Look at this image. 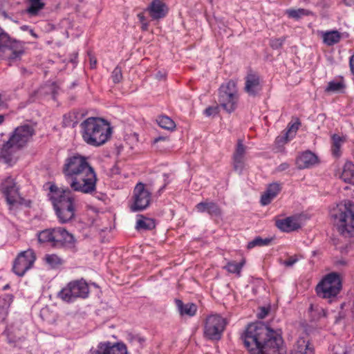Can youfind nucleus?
<instances>
[{
  "label": "nucleus",
  "instance_id": "1",
  "mask_svg": "<svg viewBox=\"0 0 354 354\" xmlns=\"http://www.w3.org/2000/svg\"><path fill=\"white\" fill-rule=\"evenodd\" d=\"M241 338L250 354H286L281 335L262 322L250 324Z\"/></svg>",
  "mask_w": 354,
  "mask_h": 354
},
{
  "label": "nucleus",
  "instance_id": "2",
  "mask_svg": "<svg viewBox=\"0 0 354 354\" xmlns=\"http://www.w3.org/2000/svg\"><path fill=\"white\" fill-rule=\"evenodd\" d=\"M62 172L73 191L92 194L96 190V174L86 157L79 153L68 156L64 160Z\"/></svg>",
  "mask_w": 354,
  "mask_h": 354
},
{
  "label": "nucleus",
  "instance_id": "3",
  "mask_svg": "<svg viewBox=\"0 0 354 354\" xmlns=\"http://www.w3.org/2000/svg\"><path fill=\"white\" fill-rule=\"evenodd\" d=\"M50 194H48L56 216L60 223H67L72 221L75 216L77 203L74 194L68 189H60L55 185L49 187Z\"/></svg>",
  "mask_w": 354,
  "mask_h": 354
},
{
  "label": "nucleus",
  "instance_id": "4",
  "mask_svg": "<svg viewBox=\"0 0 354 354\" xmlns=\"http://www.w3.org/2000/svg\"><path fill=\"white\" fill-rule=\"evenodd\" d=\"M80 127L83 140L90 146L100 147L111 137L110 124L100 118H88L81 122Z\"/></svg>",
  "mask_w": 354,
  "mask_h": 354
},
{
  "label": "nucleus",
  "instance_id": "5",
  "mask_svg": "<svg viewBox=\"0 0 354 354\" xmlns=\"http://www.w3.org/2000/svg\"><path fill=\"white\" fill-rule=\"evenodd\" d=\"M36 124L26 123L17 127L1 149L0 161L12 165L14 153L24 147L35 133Z\"/></svg>",
  "mask_w": 354,
  "mask_h": 354
},
{
  "label": "nucleus",
  "instance_id": "6",
  "mask_svg": "<svg viewBox=\"0 0 354 354\" xmlns=\"http://www.w3.org/2000/svg\"><path fill=\"white\" fill-rule=\"evenodd\" d=\"M338 232L344 236H354V203L345 201L330 212Z\"/></svg>",
  "mask_w": 354,
  "mask_h": 354
},
{
  "label": "nucleus",
  "instance_id": "7",
  "mask_svg": "<svg viewBox=\"0 0 354 354\" xmlns=\"http://www.w3.org/2000/svg\"><path fill=\"white\" fill-rule=\"evenodd\" d=\"M38 241L40 243H48L55 248L75 249L76 239L66 229L57 227L48 228L37 233Z\"/></svg>",
  "mask_w": 354,
  "mask_h": 354
},
{
  "label": "nucleus",
  "instance_id": "8",
  "mask_svg": "<svg viewBox=\"0 0 354 354\" xmlns=\"http://www.w3.org/2000/svg\"><path fill=\"white\" fill-rule=\"evenodd\" d=\"M24 53V46L21 41L12 39L0 28V57L11 63L21 59Z\"/></svg>",
  "mask_w": 354,
  "mask_h": 354
},
{
  "label": "nucleus",
  "instance_id": "9",
  "mask_svg": "<svg viewBox=\"0 0 354 354\" xmlns=\"http://www.w3.org/2000/svg\"><path fill=\"white\" fill-rule=\"evenodd\" d=\"M89 289L87 283L83 280H75L69 282L57 294L59 298L70 303L77 298L85 299L88 296Z\"/></svg>",
  "mask_w": 354,
  "mask_h": 354
},
{
  "label": "nucleus",
  "instance_id": "10",
  "mask_svg": "<svg viewBox=\"0 0 354 354\" xmlns=\"http://www.w3.org/2000/svg\"><path fill=\"white\" fill-rule=\"evenodd\" d=\"M238 99L236 83L234 81L230 80L220 86L218 102L227 112L232 113L236 109Z\"/></svg>",
  "mask_w": 354,
  "mask_h": 354
},
{
  "label": "nucleus",
  "instance_id": "11",
  "mask_svg": "<svg viewBox=\"0 0 354 354\" xmlns=\"http://www.w3.org/2000/svg\"><path fill=\"white\" fill-rule=\"evenodd\" d=\"M342 289V281L339 275L335 272L328 274L317 286L316 292L318 296L330 299L335 297Z\"/></svg>",
  "mask_w": 354,
  "mask_h": 354
},
{
  "label": "nucleus",
  "instance_id": "12",
  "mask_svg": "<svg viewBox=\"0 0 354 354\" xmlns=\"http://www.w3.org/2000/svg\"><path fill=\"white\" fill-rule=\"evenodd\" d=\"M0 191L10 207L23 203L24 198L19 194V187L15 179L11 176H8L2 180Z\"/></svg>",
  "mask_w": 354,
  "mask_h": 354
},
{
  "label": "nucleus",
  "instance_id": "13",
  "mask_svg": "<svg viewBox=\"0 0 354 354\" xmlns=\"http://www.w3.org/2000/svg\"><path fill=\"white\" fill-rule=\"evenodd\" d=\"M226 326L225 319L218 315H212L206 318L204 335L211 340H219Z\"/></svg>",
  "mask_w": 354,
  "mask_h": 354
},
{
  "label": "nucleus",
  "instance_id": "14",
  "mask_svg": "<svg viewBox=\"0 0 354 354\" xmlns=\"http://www.w3.org/2000/svg\"><path fill=\"white\" fill-rule=\"evenodd\" d=\"M151 193L144 183H138L133 189V202L129 207L131 212H140L146 209L150 205Z\"/></svg>",
  "mask_w": 354,
  "mask_h": 354
},
{
  "label": "nucleus",
  "instance_id": "15",
  "mask_svg": "<svg viewBox=\"0 0 354 354\" xmlns=\"http://www.w3.org/2000/svg\"><path fill=\"white\" fill-rule=\"evenodd\" d=\"M36 260V256L32 250L21 252L14 261L12 270L19 277H23L30 269Z\"/></svg>",
  "mask_w": 354,
  "mask_h": 354
},
{
  "label": "nucleus",
  "instance_id": "16",
  "mask_svg": "<svg viewBox=\"0 0 354 354\" xmlns=\"http://www.w3.org/2000/svg\"><path fill=\"white\" fill-rule=\"evenodd\" d=\"M91 354H128V353L124 343H111L107 341L99 343L95 348L91 350Z\"/></svg>",
  "mask_w": 354,
  "mask_h": 354
},
{
  "label": "nucleus",
  "instance_id": "17",
  "mask_svg": "<svg viewBox=\"0 0 354 354\" xmlns=\"http://www.w3.org/2000/svg\"><path fill=\"white\" fill-rule=\"evenodd\" d=\"M247 147L243 145L242 139H239L232 155L234 171L241 174L245 165Z\"/></svg>",
  "mask_w": 354,
  "mask_h": 354
},
{
  "label": "nucleus",
  "instance_id": "18",
  "mask_svg": "<svg viewBox=\"0 0 354 354\" xmlns=\"http://www.w3.org/2000/svg\"><path fill=\"white\" fill-rule=\"evenodd\" d=\"M245 80V91L250 96H256L261 91L259 75L252 71H250L247 74Z\"/></svg>",
  "mask_w": 354,
  "mask_h": 354
},
{
  "label": "nucleus",
  "instance_id": "19",
  "mask_svg": "<svg viewBox=\"0 0 354 354\" xmlns=\"http://www.w3.org/2000/svg\"><path fill=\"white\" fill-rule=\"evenodd\" d=\"M195 209L199 213H207L210 216L219 217L222 215V209L220 206L213 201L206 199L195 206Z\"/></svg>",
  "mask_w": 354,
  "mask_h": 354
},
{
  "label": "nucleus",
  "instance_id": "20",
  "mask_svg": "<svg viewBox=\"0 0 354 354\" xmlns=\"http://www.w3.org/2000/svg\"><path fill=\"white\" fill-rule=\"evenodd\" d=\"M318 162L317 156L310 151H305L296 158V165L298 169H304L315 165Z\"/></svg>",
  "mask_w": 354,
  "mask_h": 354
},
{
  "label": "nucleus",
  "instance_id": "21",
  "mask_svg": "<svg viewBox=\"0 0 354 354\" xmlns=\"http://www.w3.org/2000/svg\"><path fill=\"white\" fill-rule=\"evenodd\" d=\"M149 12L153 19H159L167 15L168 8L161 0H153L149 8Z\"/></svg>",
  "mask_w": 354,
  "mask_h": 354
},
{
  "label": "nucleus",
  "instance_id": "22",
  "mask_svg": "<svg viewBox=\"0 0 354 354\" xmlns=\"http://www.w3.org/2000/svg\"><path fill=\"white\" fill-rule=\"evenodd\" d=\"M291 354H315L314 345L310 342L308 337H299Z\"/></svg>",
  "mask_w": 354,
  "mask_h": 354
},
{
  "label": "nucleus",
  "instance_id": "23",
  "mask_svg": "<svg viewBox=\"0 0 354 354\" xmlns=\"http://www.w3.org/2000/svg\"><path fill=\"white\" fill-rule=\"evenodd\" d=\"M281 189V185L278 183H273L268 185L266 192L261 197L262 205H267L277 196Z\"/></svg>",
  "mask_w": 354,
  "mask_h": 354
},
{
  "label": "nucleus",
  "instance_id": "24",
  "mask_svg": "<svg viewBox=\"0 0 354 354\" xmlns=\"http://www.w3.org/2000/svg\"><path fill=\"white\" fill-rule=\"evenodd\" d=\"M276 226L283 232H290L300 228V225L296 218L287 217L276 221Z\"/></svg>",
  "mask_w": 354,
  "mask_h": 354
},
{
  "label": "nucleus",
  "instance_id": "25",
  "mask_svg": "<svg viewBox=\"0 0 354 354\" xmlns=\"http://www.w3.org/2000/svg\"><path fill=\"white\" fill-rule=\"evenodd\" d=\"M12 301V295L5 294L0 297V323L3 322L6 319Z\"/></svg>",
  "mask_w": 354,
  "mask_h": 354
},
{
  "label": "nucleus",
  "instance_id": "26",
  "mask_svg": "<svg viewBox=\"0 0 354 354\" xmlns=\"http://www.w3.org/2000/svg\"><path fill=\"white\" fill-rule=\"evenodd\" d=\"M176 304L181 315H187L193 317L197 311V306L194 303L184 304L180 299H176Z\"/></svg>",
  "mask_w": 354,
  "mask_h": 354
},
{
  "label": "nucleus",
  "instance_id": "27",
  "mask_svg": "<svg viewBox=\"0 0 354 354\" xmlns=\"http://www.w3.org/2000/svg\"><path fill=\"white\" fill-rule=\"evenodd\" d=\"M340 177L345 183L354 184V164L352 162H345Z\"/></svg>",
  "mask_w": 354,
  "mask_h": 354
},
{
  "label": "nucleus",
  "instance_id": "28",
  "mask_svg": "<svg viewBox=\"0 0 354 354\" xmlns=\"http://www.w3.org/2000/svg\"><path fill=\"white\" fill-rule=\"evenodd\" d=\"M155 227L156 223L153 219L139 215V218L137 220L136 225L137 230H151L155 228Z\"/></svg>",
  "mask_w": 354,
  "mask_h": 354
},
{
  "label": "nucleus",
  "instance_id": "29",
  "mask_svg": "<svg viewBox=\"0 0 354 354\" xmlns=\"http://www.w3.org/2000/svg\"><path fill=\"white\" fill-rule=\"evenodd\" d=\"M323 41L327 46L337 44L341 39V34L337 30L327 31L322 33Z\"/></svg>",
  "mask_w": 354,
  "mask_h": 354
},
{
  "label": "nucleus",
  "instance_id": "30",
  "mask_svg": "<svg viewBox=\"0 0 354 354\" xmlns=\"http://www.w3.org/2000/svg\"><path fill=\"white\" fill-rule=\"evenodd\" d=\"M332 139V147L331 151L334 156L339 157L341 156V147L345 142V139L343 137L339 136L337 134H333L331 137Z\"/></svg>",
  "mask_w": 354,
  "mask_h": 354
},
{
  "label": "nucleus",
  "instance_id": "31",
  "mask_svg": "<svg viewBox=\"0 0 354 354\" xmlns=\"http://www.w3.org/2000/svg\"><path fill=\"white\" fill-rule=\"evenodd\" d=\"M30 3L29 7L26 9V12L30 16H36L39 12L42 10L45 4L41 0H28Z\"/></svg>",
  "mask_w": 354,
  "mask_h": 354
},
{
  "label": "nucleus",
  "instance_id": "32",
  "mask_svg": "<svg viewBox=\"0 0 354 354\" xmlns=\"http://www.w3.org/2000/svg\"><path fill=\"white\" fill-rule=\"evenodd\" d=\"M245 263V261L244 259H243L239 263L230 261L227 263V265L224 267V269L227 270V271L230 273L236 274L237 276L240 277L241 270Z\"/></svg>",
  "mask_w": 354,
  "mask_h": 354
},
{
  "label": "nucleus",
  "instance_id": "33",
  "mask_svg": "<svg viewBox=\"0 0 354 354\" xmlns=\"http://www.w3.org/2000/svg\"><path fill=\"white\" fill-rule=\"evenodd\" d=\"M286 13L288 17L295 19H299L303 16H308L313 14L311 11L304 8H299L297 10L289 9L286 10Z\"/></svg>",
  "mask_w": 354,
  "mask_h": 354
},
{
  "label": "nucleus",
  "instance_id": "34",
  "mask_svg": "<svg viewBox=\"0 0 354 354\" xmlns=\"http://www.w3.org/2000/svg\"><path fill=\"white\" fill-rule=\"evenodd\" d=\"M157 122L161 128L167 130H173L176 127L174 122L166 115L160 116L158 118Z\"/></svg>",
  "mask_w": 354,
  "mask_h": 354
},
{
  "label": "nucleus",
  "instance_id": "35",
  "mask_svg": "<svg viewBox=\"0 0 354 354\" xmlns=\"http://www.w3.org/2000/svg\"><path fill=\"white\" fill-rule=\"evenodd\" d=\"M272 238L263 239L261 236H257L252 241H250L248 243L247 248L248 249H252L256 246L268 245L272 242Z\"/></svg>",
  "mask_w": 354,
  "mask_h": 354
},
{
  "label": "nucleus",
  "instance_id": "36",
  "mask_svg": "<svg viewBox=\"0 0 354 354\" xmlns=\"http://www.w3.org/2000/svg\"><path fill=\"white\" fill-rule=\"evenodd\" d=\"M76 114L77 113L73 111V112H70L67 114H65L64 115V118H63V125L64 127H74L77 122L76 120L77 119V116H76Z\"/></svg>",
  "mask_w": 354,
  "mask_h": 354
},
{
  "label": "nucleus",
  "instance_id": "37",
  "mask_svg": "<svg viewBox=\"0 0 354 354\" xmlns=\"http://www.w3.org/2000/svg\"><path fill=\"white\" fill-rule=\"evenodd\" d=\"M46 263L52 268H56L62 263V260L57 254H47L45 257Z\"/></svg>",
  "mask_w": 354,
  "mask_h": 354
},
{
  "label": "nucleus",
  "instance_id": "38",
  "mask_svg": "<svg viewBox=\"0 0 354 354\" xmlns=\"http://www.w3.org/2000/svg\"><path fill=\"white\" fill-rule=\"evenodd\" d=\"M300 124L301 123L299 119H297V121L295 122L288 124V130L287 132L286 133V139H288L289 136H293L296 133V132L299 129Z\"/></svg>",
  "mask_w": 354,
  "mask_h": 354
},
{
  "label": "nucleus",
  "instance_id": "39",
  "mask_svg": "<svg viewBox=\"0 0 354 354\" xmlns=\"http://www.w3.org/2000/svg\"><path fill=\"white\" fill-rule=\"evenodd\" d=\"M344 84L340 82L331 81L328 82L325 91L326 92H337L342 89Z\"/></svg>",
  "mask_w": 354,
  "mask_h": 354
},
{
  "label": "nucleus",
  "instance_id": "40",
  "mask_svg": "<svg viewBox=\"0 0 354 354\" xmlns=\"http://www.w3.org/2000/svg\"><path fill=\"white\" fill-rule=\"evenodd\" d=\"M111 78L115 84L120 82L122 80V69L119 66H116L112 72Z\"/></svg>",
  "mask_w": 354,
  "mask_h": 354
},
{
  "label": "nucleus",
  "instance_id": "41",
  "mask_svg": "<svg viewBox=\"0 0 354 354\" xmlns=\"http://www.w3.org/2000/svg\"><path fill=\"white\" fill-rule=\"evenodd\" d=\"M286 38H272L270 41V46L272 49H279L282 47Z\"/></svg>",
  "mask_w": 354,
  "mask_h": 354
},
{
  "label": "nucleus",
  "instance_id": "42",
  "mask_svg": "<svg viewBox=\"0 0 354 354\" xmlns=\"http://www.w3.org/2000/svg\"><path fill=\"white\" fill-rule=\"evenodd\" d=\"M219 112V107L218 106H208L204 110V114L207 116H214L217 115Z\"/></svg>",
  "mask_w": 354,
  "mask_h": 354
},
{
  "label": "nucleus",
  "instance_id": "43",
  "mask_svg": "<svg viewBox=\"0 0 354 354\" xmlns=\"http://www.w3.org/2000/svg\"><path fill=\"white\" fill-rule=\"evenodd\" d=\"M129 341L133 344H138L140 347L142 346L145 339L138 335H132L129 337Z\"/></svg>",
  "mask_w": 354,
  "mask_h": 354
},
{
  "label": "nucleus",
  "instance_id": "44",
  "mask_svg": "<svg viewBox=\"0 0 354 354\" xmlns=\"http://www.w3.org/2000/svg\"><path fill=\"white\" fill-rule=\"evenodd\" d=\"M333 354H347V351L340 344H336L333 348Z\"/></svg>",
  "mask_w": 354,
  "mask_h": 354
},
{
  "label": "nucleus",
  "instance_id": "45",
  "mask_svg": "<svg viewBox=\"0 0 354 354\" xmlns=\"http://www.w3.org/2000/svg\"><path fill=\"white\" fill-rule=\"evenodd\" d=\"M297 261L298 259L295 256L290 257L288 259L284 261L283 264L287 267H290L297 262Z\"/></svg>",
  "mask_w": 354,
  "mask_h": 354
},
{
  "label": "nucleus",
  "instance_id": "46",
  "mask_svg": "<svg viewBox=\"0 0 354 354\" xmlns=\"http://www.w3.org/2000/svg\"><path fill=\"white\" fill-rule=\"evenodd\" d=\"M290 167V165L287 162H283L280 164L277 168V171H283L288 169Z\"/></svg>",
  "mask_w": 354,
  "mask_h": 354
},
{
  "label": "nucleus",
  "instance_id": "47",
  "mask_svg": "<svg viewBox=\"0 0 354 354\" xmlns=\"http://www.w3.org/2000/svg\"><path fill=\"white\" fill-rule=\"evenodd\" d=\"M319 5L323 8H326L330 6V0H320Z\"/></svg>",
  "mask_w": 354,
  "mask_h": 354
},
{
  "label": "nucleus",
  "instance_id": "48",
  "mask_svg": "<svg viewBox=\"0 0 354 354\" xmlns=\"http://www.w3.org/2000/svg\"><path fill=\"white\" fill-rule=\"evenodd\" d=\"M268 313V310L263 307L261 308V312L259 313V317L263 319Z\"/></svg>",
  "mask_w": 354,
  "mask_h": 354
},
{
  "label": "nucleus",
  "instance_id": "49",
  "mask_svg": "<svg viewBox=\"0 0 354 354\" xmlns=\"http://www.w3.org/2000/svg\"><path fill=\"white\" fill-rule=\"evenodd\" d=\"M351 71L353 74H354V54L351 57L349 61Z\"/></svg>",
  "mask_w": 354,
  "mask_h": 354
},
{
  "label": "nucleus",
  "instance_id": "50",
  "mask_svg": "<svg viewBox=\"0 0 354 354\" xmlns=\"http://www.w3.org/2000/svg\"><path fill=\"white\" fill-rule=\"evenodd\" d=\"M316 310L318 312L319 317H325L326 315V313L322 308H317Z\"/></svg>",
  "mask_w": 354,
  "mask_h": 354
},
{
  "label": "nucleus",
  "instance_id": "51",
  "mask_svg": "<svg viewBox=\"0 0 354 354\" xmlns=\"http://www.w3.org/2000/svg\"><path fill=\"white\" fill-rule=\"evenodd\" d=\"M163 177H164V180H165V185L160 189V192L162 191L165 187V186L169 183V182L167 181V178L169 177L168 174H163Z\"/></svg>",
  "mask_w": 354,
  "mask_h": 354
},
{
  "label": "nucleus",
  "instance_id": "52",
  "mask_svg": "<svg viewBox=\"0 0 354 354\" xmlns=\"http://www.w3.org/2000/svg\"><path fill=\"white\" fill-rule=\"evenodd\" d=\"M344 2L348 6H352L354 5V0H344Z\"/></svg>",
  "mask_w": 354,
  "mask_h": 354
},
{
  "label": "nucleus",
  "instance_id": "53",
  "mask_svg": "<svg viewBox=\"0 0 354 354\" xmlns=\"http://www.w3.org/2000/svg\"><path fill=\"white\" fill-rule=\"evenodd\" d=\"M138 17L139 18L140 21L142 24H143V23L146 22V21H145V16H144L142 13L138 14Z\"/></svg>",
  "mask_w": 354,
  "mask_h": 354
},
{
  "label": "nucleus",
  "instance_id": "54",
  "mask_svg": "<svg viewBox=\"0 0 354 354\" xmlns=\"http://www.w3.org/2000/svg\"><path fill=\"white\" fill-rule=\"evenodd\" d=\"M8 342L10 344H12V343H15L17 342V339H15V338H12L11 337H10V335L8 333Z\"/></svg>",
  "mask_w": 354,
  "mask_h": 354
},
{
  "label": "nucleus",
  "instance_id": "55",
  "mask_svg": "<svg viewBox=\"0 0 354 354\" xmlns=\"http://www.w3.org/2000/svg\"><path fill=\"white\" fill-rule=\"evenodd\" d=\"M5 106V102L3 100V96L0 94V107H3Z\"/></svg>",
  "mask_w": 354,
  "mask_h": 354
},
{
  "label": "nucleus",
  "instance_id": "56",
  "mask_svg": "<svg viewBox=\"0 0 354 354\" xmlns=\"http://www.w3.org/2000/svg\"><path fill=\"white\" fill-rule=\"evenodd\" d=\"M30 33L31 35H32L34 37L37 38V35L34 32V30L32 29H30Z\"/></svg>",
  "mask_w": 354,
  "mask_h": 354
},
{
  "label": "nucleus",
  "instance_id": "57",
  "mask_svg": "<svg viewBox=\"0 0 354 354\" xmlns=\"http://www.w3.org/2000/svg\"><path fill=\"white\" fill-rule=\"evenodd\" d=\"M4 118H5V117L3 115H0V124L3 122Z\"/></svg>",
  "mask_w": 354,
  "mask_h": 354
},
{
  "label": "nucleus",
  "instance_id": "58",
  "mask_svg": "<svg viewBox=\"0 0 354 354\" xmlns=\"http://www.w3.org/2000/svg\"><path fill=\"white\" fill-rule=\"evenodd\" d=\"M28 28H29L28 26H26V25H24L21 27V29L23 30H28Z\"/></svg>",
  "mask_w": 354,
  "mask_h": 354
},
{
  "label": "nucleus",
  "instance_id": "59",
  "mask_svg": "<svg viewBox=\"0 0 354 354\" xmlns=\"http://www.w3.org/2000/svg\"><path fill=\"white\" fill-rule=\"evenodd\" d=\"M142 24V29H143V30H147V26H148L147 23V22H145V23H143V24Z\"/></svg>",
  "mask_w": 354,
  "mask_h": 354
},
{
  "label": "nucleus",
  "instance_id": "60",
  "mask_svg": "<svg viewBox=\"0 0 354 354\" xmlns=\"http://www.w3.org/2000/svg\"><path fill=\"white\" fill-rule=\"evenodd\" d=\"M21 72L22 74H26V73H28V71L26 68H21Z\"/></svg>",
  "mask_w": 354,
  "mask_h": 354
},
{
  "label": "nucleus",
  "instance_id": "61",
  "mask_svg": "<svg viewBox=\"0 0 354 354\" xmlns=\"http://www.w3.org/2000/svg\"><path fill=\"white\" fill-rule=\"evenodd\" d=\"M95 64H96V60H94L93 62L91 61V68L95 67Z\"/></svg>",
  "mask_w": 354,
  "mask_h": 354
},
{
  "label": "nucleus",
  "instance_id": "62",
  "mask_svg": "<svg viewBox=\"0 0 354 354\" xmlns=\"http://www.w3.org/2000/svg\"><path fill=\"white\" fill-rule=\"evenodd\" d=\"M309 310H310V311L313 312V304L310 305Z\"/></svg>",
  "mask_w": 354,
  "mask_h": 354
},
{
  "label": "nucleus",
  "instance_id": "63",
  "mask_svg": "<svg viewBox=\"0 0 354 354\" xmlns=\"http://www.w3.org/2000/svg\"><path fill=\"white\" fill-rule=\"evenodd\" d=\"M76 85H77V84L75 82H73L71 88H73Z\"/></svg>",
  "mask_w": 354,
  "mask_h": 354
},
{
  "label": "nucleus",
  "instance_id": "64",
  "mask_svg": "<svg viewBox=\"0 0 354 354\" xmlns=\"http://www.w3.org/2000/svg\"><path fill=\"white\" fill-rule=\"evenodd\" d=\"M8 288H9V285H8V284H7V285H6V286L3 287V289H4V290H6V289H8Z\"/></svg>",
  "mask_w": 354,
  "mask_h": 354
}]
</instances>
